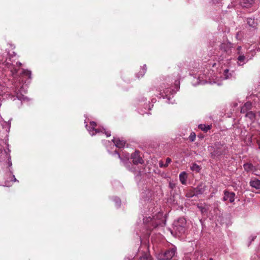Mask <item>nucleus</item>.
<instances>
[{
	"mask_svg": "<svg viewBox=\"0 0 260 260\" xmlns=\"http://www.w3.org/2000/svg\"><path fill=\"white\" fill-rule=\"evenodd\" d=\"M228 72H229V70H228V69H225V70H224V73H228Z\"/></svg>",
	"mask_w": 260,
	"mask_h": 260,
	"instance_id": "obj_34",
	"label": "nucleus"
},
{
	"mask_svg": "<svg viewBox=\"0 0 260 260\" xmlns=\"http://www.w3.org/2000/svg\"><path fill=\"white\" fill-rule=\"evenodd\" d=\"M22 76L23 77H26L28 79L31 78V72L27 70H23L22 73Z\"/></svg>",
	"mask_w": 260,
	"mask_h": 260,
	"instance_id": "obj_20",
	"label": "nucleus"
},
{
	"mask_svg": "<svg viewBox=\"0 0 260 260\" xmlns=\"http://www.w3.org/2000/svg\"><path fill=\"white\" fill-rule=\"evenodd\" d=\"M240 49H241V47H238V50H240Z\"/></svg>",
	"mask_w": 260,
	"mask_h": 260,
	"instance_id": "obj_37",
	"label": "nucleus"
},
{
	"mask_svg": "<svg viewBox=\"0 0 260 260\" xmlns=\"http://www.w3.org/2000/svg\"><path fill=\"white\" fill-rule=\"evenodd\" d=\"M124 157L126 160H128L129 158V154H125L124 156Z\"/></svg>",
	"mask_w": 260,
	"mask_h": 260,
	"instance_id": "obj_29",
	"label": "nucleus"
},
{
	"mask_svg": "<svg viewBox=\"0 0 260 260\" xmlns=\"http://www.w3.org/2000/svg\"><path fill=\"white\" fill-rule=\"evenodd\" d=\"M199 128L204 132H207L208 130L211 129V126L209 125L201 124L199 125Z\"/></svg>",
	"mask_w": 260,
	"mask_h": 260,
	"instance_id": "obj_19",
	"label": "nucleus"
},
{
	"mask_svg": "<svg viewBox=\"0 0 260 260\" xmlns=\"http://www.w3.org/2000/svg\"><path fill=\"white\" fill-rule=\"evenodd\" d=\"M187 178V175L185 172H182L179 175V180L182 184H186Z\"/></svg>",
	"mask_w": 260,
	"mask_h": 260,
	"instance_id": "obj_14",
	"label": "nucleus"
},
{
	"mask_svg": "<svg viewBox=\"0 0 260 260\" xmlns=\"http://www.w3.org/2000/svg\"><path fill=\"white\" fill-rule=\"evenodd\" d=\"M172 161L171 159L169 157H167L166 160V164H164L162 160L159 161V166L160 168H167L169 164Z\"/></svg>",
	"mask_w": 260,
	"mask_h": 260,
	"instance_id": "obj_16",
	"label": "nucleus"
},
{
	"mask_svg": "<svg viewBox=\"0 0 260 260\" xmlns=\"http://www.w3.org/2000/svg\"><path fill=\"white\" fill-rule=\"evenodd\" d=\"M227 149L226 145L221 143L220 142H216L213 146H210L208 147L211 157L213 159L219 158L221 155H225L226 153Z\"/></svg>",
	"mask_w": 260,
	"mask_h": 260,
	"instance_id": "obj_1",
	"label": "nucleus"
},
{
	"mask_svg": "<svg viewBox=\"0 0 260 260\" xmlns=\"http://www.w3.org/2000/svg\"><path fill=\"white\" fill-rule=\"evenodd\" d=\"M6 66H7L8 68L10 70L13 76L17 74L18 69H17L14 65L10 63L7 62Z\"/></svg>",
	"mask_w": 260,
	"mask_h": 260,
	"instance_id": "obj_12",
	"label": "nucleus"
},
{
	"mask_svg": "<svg viewBox=\"0 0 260 260\" xmlns=\"http://www.w3.org/2000/svg\"><path fill=\"white\" fill-rule=\"evenodd\" d=\"M11 49H13V46L12 45H11Z\"/></svg>",
	"mask_w": 260,
	"mask_h": 260,
	"instance_id": "obj_38",
	"label": "nucleus"
},
{
	"mask_svg": "<svg viewBox=\"0 0 260 260\" xmlns=\"http://www.w3.org/2000/svg\"><path fill=\"white\" fill-rule=\"evenodd\" d=\"M170 186L173 188V185L171 184V183H170Z\"/></svg>",
	"mask_w": 260,
	"mask_h": 260,
	"instance_id": "obj_35",
	"label": "nucleus"
},
{
	"mask_svg": "<svg viewBox=\"0 0 260 260\" xmlns=\"http://www.w3.org/2000/svg\"><path fill=\"white\" fill-rule=\"evenodd\" d=\"M17 98H18V99L20 100V97L18 95H17Z\"/></svg>",
	"mask_w": 260,
	"mask_h": 260,
	"instance_id": "obj_36",
	"label": "nucleus"
},
{
	"mask_svg": "<svg viewBox=\"0 0 260 260\" xmlns=\"http://www.w3.org/2000/svg\"><path fill=\"white\" fill-rule=\"evenodd\" d=\"M96 126V123L94 121H91L90 122V126H89L88 129L93 130Z\"/></svg>",
	"mask_w": 260,
	"mask_h": 260,
	"instance_id": "obj_24",
	"label": "nucleus"
},
{
	"mask_svg": "<svg viewBox=\"0 0 260 260\" xmlns=\"http://www.w3.org/2000/svg\"><path fill=\"white\" fill-rule=\"evenodd\" d=\"M177 249L176 247L170 248L165 252L159 253L157 257L159 260H169L171 259L176 254Z\"/></svg>",
	"mask_w": 260,
	"mask_h": 260,
	"instance_id": "obj_3",
	"label": "nucleus"
},
{
	"mask_svg": "<svg viewBox=\"0 0 260 260\" xmlns=\"http://www.w3.org/2000/svg\"><path fill=\"white\" fill-rule=\"evenodd\" d=\"M143 167L142 169H140L137 172L136 178L137 179H139V178H144L146 175L145 170V165H143Z\"/></svg>",
	"mask_w": 260,
	"mask_h": 260,
	"instance_id": "obj_9",
	"label": "nucleus"
},
{
	"mask_svg": "<svg viewBox=\"0 0 260 260\" xmlns=\"http://www.w3.org/2000/svg\"><path fill=\"white\" fill-rule=\"evenodd\" d=\"M131 158L133 160V162L135 165H143L144 162L142 157L141 156L140 151L136 150L131 155Z\"/></svg>",
	"mask_w": 260,
	"mask_h": 260,
	"instance_id": "obj_5",
	"label": "nucleus"
},
{
	"mask_svg": "<svg viewBox=\"0 0 260 260\" xmlns=\"http://www.w3.org/2000/svg\"><path fill=\"white\" fill-rule=\"evenodd\" d=\"M238 59L239 61H243L245 59V56L243 55H240L238 57Z\"/></svg>",
	"mask_w": 260,
	"mask_h": 260,
	"instance_id": "obj_27",
	"label": "nucleus"
},
{
	"mask_svg": "<svg viewBox=\"0 0 260 260\" xmlns=\"http://www.w3.org/2000/svg\"><path fill=\"white\" fill-rule=\"evenodd\" d=\"M139 260H146V255L144 254L139 258Z\"/></svg>",
	"mask_w": 260,
	"mask_h": 260,
	"instance_id": "obj_28",
	"label": "nucleus"
},
{
	"mask_svg": "<svg viewBox=\"0 0 260 260\" xmlns=\"http://www.w3.org/2000/svg\"><path fill=\"white\" fill-rule=\"evenodd\" d=\"M257 144L259 146V148H260V140H257Z\"/></svg>",
	"mask_w": 260,
	"mask_h": 260,
	"instance_id": "obj_32",
	"label": "nucleus"
},
{
	"mask_svg": "<svg viewBox=\"0 0 260 260\" xmlns=\"http://www.w3.org/2000/svg\"><path fill=\"white\" fill-rule=\"evenodd\" d=\"M164 222V216L163 213L161 212H157L155 215L153 216L152 217H147V223L149 222V228H150V224H152L153 228H156L158 225H160Z\"/></svg>",
	"mask_w": 260,
	"mask_h": 260,
	"instance_id": "obj_2",
	"label": "nucleus"
},
{
	"mask_svg": "<svg viewBox=\"0 0 260 260\" xmlns=\"http://www.w3.org/2000/svg\"><path fill=\"white\" fill-rule=\"evenodd\" d=\"M245 171L247 172L251 171L254 172L256 169L255 167L251 164H245L243 165Z\"/></svg>",
	"mask_w": 260,
	"mask_h": 260,
	"instance_id": "obj_13",
	"label": "nucleus"
},
{
	"mask_svg": "<svg viewBox=\"0 0 260 260\" xmlns=\"http://www.w3.org/2000/svg\"><path fill=\"white\" fill-rule=\"evenodd\" d=\"M196 135L194 132L191 133L190 136H189V140L191 142H193L196 139Z\"/></svg>",
	"mask_w": 260,
	"mask_h": 260,
	"instance_id": "obj_25",
	"label": "nucleus"
},
{
	"mask_svg": "<svg viewBox=\"0 0 260 260\" xmlns=\"http://www.w3.org/2000/svg\"><path fill=\"white\" fill-rule=\"evenodd\" d=\"M252 106V104L250 102H246L242 107L241 109V112L245 113V112H247L249 111L250 109H251Z\"/></svg>",
	"mask_w": 260,
	"mask_h": 260,
	"instance_id": "obj_11",
	"label": "nucleus"
},
{
	"mask_svg": "<svg viewBox=\"0 0 260 260\" xmlns=\"http://www.w3.org/2000/svg\"><path fill=\"white\" fill-rule=\"evenodd\" d=\"M235 193L233 192H230L228 190L224 191V197L223 201H229L230 203H233L235 201Z\"/></svg>",
	"mask_w": 260,
	"mask_h": 260,
	"instance_id": "obj_6",
	"label": "nucleus"
},
{
	"mask_svg": "<svg viewBox=\"0 0 260 260\" xmlns=\"http://www.w3.org/2000/svg\"><path fill=\"white\" fill-rule=\"evenodd\" d=\"M147 260H152L151 257H149V256H148L147 255Z\"/></svg>",
	"mask_w": 260,
	"mask_h": 260,
	"instance_id": "obj_33",
	"label": "nucleus"
},
{
	"mask_svg": "<svg viewBox=\"0 0 260 260\" xmlns=\"http://www.w3.org/2000/svg\"><path fill=\"white\" fill-rule=\"evenodd\" d=\"M115 153L117 154L118 158H119L121 160H123V159L121 157L119 153H118V152L116 151H115Z\"/></svg>",
	"mask_w": 260,
	"mask_h": 260,
	"instance_id": "obj_30",
	"label": "nucleus"
},
{
	"mask_svg": "<svg viewBox=\"0 0 260 260\" xmlns=\"http://www.w3.org/2000/svg\"><path fill=\"white\" fill-rule=\"evenodd\" d=\"M186 221L184 218H180L175 223L174 229L177 234L181 235L185 232Z\"/></svg>",
	"mask_w": 260,
	"mask_h": 260,
	"instance_id": "obj_4",
	"label": "nucleus"
},
{
	"mask_svg": "<svg viewBox=\"0 0 260 260\" xmlns=\"http://www.w3.org/2000/svg\"><path fill=\"white\" fill-rule=\"evenodd\" d=\"M145 74V70L144 69H142V70L140 71V72L137 74V76L138 78L141 77H143Z\"/></svg>",
	"mask_w": 260,
	"mask_h": 260,
	"instance_id": "obj_23",
	"label": "nucleus"
},
{
	"mask_svg": "<svg viewBox=\"0 0 260 260\" xmlns=\"http://www.w3.org/2000/svg\"><path fill=\"white\" fill-rule=\"evenodd\" d=\"M16 64L19 67H20L22 65L21 63L20 62H17L16 63Z\"/></svg>",
	"mask_w": 260,
	"mask_h": 260,
	"instance_id": "obj_31",
	"label": "nucleus"
},
{
	"mask_svg": "<svg viewBox=\"0 0 260 260\" xmlns=\"http://www.w3.org/2000/svg\"><path fill=\"white\" fill-rule=\"evenodd\" d=\"M91 135L93 136L98 133H103L105 134L107 137L110 136V133L109 132H106V130L104 128H94L93 130L88 129Z\"/></svg>",
	"mask_w": 260,
	"mask_h": 260,
	"instance_id": "obj_7",
	"label": "nucleus"
},
{
	"mask_svg": "<svg viewBox=\"0 0 260 260\" xmlns=\"http://www.w3.org/2000/svg\"><path fill=\"white\" fill-rule=\"evenodd\" d=\"M247 22L248 25L254 29L256 28L257 23L255 21L254 19L251 18H248L247 19Z\"/></svg>",
	"mask_w": 260,
	"mask_h": 260,
	"instance_id": "obj_15",
	"label": "nucleus"
},
{
	"mask_svg": "<svg viewBox=\"0 0 260 260\" xmlns=\"http://www.w3.org/2000/svg\"><path fill=\"white\" fill-rule=\"evenodd\" d=\"M112 141L114 143L115 145L119 148H123L125 144V142L123 140H120L119 138H114L112 140Z\"/></svg>",
	"mask_w": 260,
	"mask_h": 260,
	"instance_id": "obj_8",
	"label": "nucleus"
},
{
	"mask_svg": "<svg viewBox=\"0 0 260 260\" xmlns=\"http://www.w3.org/2000/svg\"><path fill=\"white\" fill-rule=\"evenodd\" d=\"M250 185L255 189H260V180L257 179L251 180L249 182Z\"/></svg>",
	"mask_w": 260,
	"mask_h": 260,
	"instance_id": "obj_10",
	"label": "nucleus"
},
{
	"mask_svg": "<svg viewBox=\"0 0 260 260\" xmlns=\"http://www.w3.org/2000/svg\"><path fill=\"white\" fill-rule=\"evenodd\" d=\"M191 169L192 171H196V172H199L200 170V168L199 166H198V165H197L196 164H193L192 166L191 167Z\"/></svg>",
	"mask_w": 260,
	"mask_h": 260,
	"instance_id": "obj_22",
	"label": "nucleus"
},
{
	"mask_svg": "<svg viewBox=\"0 0 260 260\" xmlns=\"http://www.w3.org/2000/svg\"><path fill=\"white\" fill-rule=\"evenodd\" d=\"M10 176H11V177H10L11 180L10 181L6 180L5 182L4 186H10L12 185V183L11 182H15L17 181V179L15 178V177L14 175H10Z\"/></svg>",
	"mask_w": 260,
	"mask_h": 260,
	"instance_id": "obj_17",
	"label": "nucleus"
},
{
	"mask_svg": "<svg viewBox=\"0 0 260 260\" xmlns=\"http://www.w3.org/2000/svg\"><path fill=\"white\" fill-rule=\"evenodd\" d=\"M196 195H198L199 194H202L203 193V191L201 189H199L198 188H197L196 189Z\"/></svg>",
	"mask_w": 260,
	"mask_h": 260,
	"instance_id": "obj_26",
	"label": "nucleus"
},
{
	"mask_svg": "<svg viewBox=\"0 0 260 260\" xmlns=\"http://www.w3.org/2000/svg\"><path fill=\"white\" fill-rule=\"evenodd\" d=\"M245 116L249 118L251 120H254L255 119V115L253 112L249 111L245 112Z\"/></svg>",
	"mask_w": 260,
	"mask_h": 260,
	"instance_id": "obj_18",
	"label": "nucleus"
},
{
	"mask_svg": "<svg viewBox=\"0 0 260 260\" xmlns=\"http://www.w3.org/2000/svg\"><path fill=\"white\" fill-rule=\"evenodd\" d=\"M8 55L9 60H11V58L14 56H16V53L14 51L9 50L8 51Z\"/></svg>",
	"mask_w": 260,
	"mask_h": 260,
	"instance_id": "obj_21",
	"label": "nucleus"
}]
</instances>
